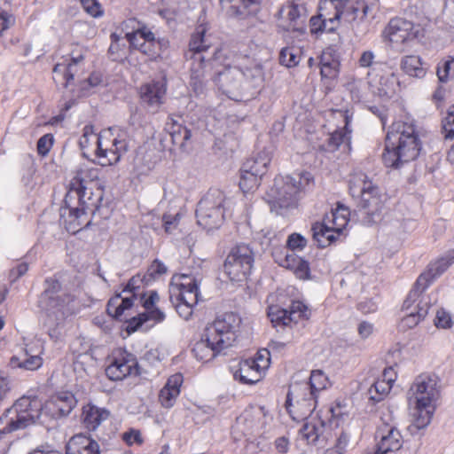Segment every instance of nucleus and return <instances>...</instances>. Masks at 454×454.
I'll use <instances>...</instances> for the list:
<instances>
[{"label": "nucleus", "mask_w": 454, "mask_h": 454, "mask_svg": "<svg viewBox=\"0 0 454 454\" xmlns=\"http://www.w3.org/2000/svg\"><path fill=\"white\" fill-rule=\"evenodd\" d=\"M425 318V310L420 309L417 314H404L399 321L398 327L401 331H407L417 326Z\"/></svg>", "instance_id": "nucleus-51"}, {"label": "nucleus", "mask_w": 454, "mask_h": 454, "mask_svg": "<svg viewBox=\"0 0 454 454\" xmlns=\"http://www.w3.org/2000/svg\"><path fill=\"white\" fill-rule=\"evenodd\" d=\"M84 12L90 17L98 19L105 14V10L98 0H80Z\"/></svg>", "instance_id": "nucleus-53"}, {"label": "nucleus", "mask_w": 454, "mask_h": 454, "mask_svg": "<svg viewBox=\"0 0 454 454\" xmlns=\"http://www.w3.org/2000/svg\"><path fill=\"white\" fill-rule=\"evenodd\" d=\"M397 82L394 74L381 76L378 93L380 97L391 98L396 94Z\"/></svg>", "instance_id": "nucleus-46"}, {"label": "nucleus", "mask_w": 454, "mask_h": 454, "mask_svg": "<svg viewBox=\"0 0 454 454\" xmlns=\"http://www.w3.org/2000/svg\"><path fill=\"white\" fill-rule=\"evenodd\" d=\"M307 245L308 239L298 232L291 233L286 242V247L292 252L302 251Z\"/></svg>", "instance_id": "nucleus-54"}, {"label": "nucleus", "mask_w": 454, "mask_h": 454, "mask_svg": "<svg viewBox=\"0 0 454 454\" xmlns=\"http://www.w3.org/2000/svg\"><path fill=\"white\" fill-rule=\"evenodd\" d=\"M350 221V210L337 203L321 221L311 224L312 239L319 248H326L341 241L347 236L346 228Z\"/></svg>", "instance_id": "nucleus-9"}, {"label": "nucleus", "mask_w": 454, "mask_h": 454, "mask_svg": "<svg viewBox=\"0 0 454 454\" xmlns=\"http://www.w3.org/2000/svg\"><path fill=\"white\" fill-rule=\"evenodd\" d=\"M43 358L40 354L32 355L27 349H25L21 356H13L10 359V364L12 367H19L26 370H37L43 365Z\"/></svg>", "instance_id": "nucleus-38"}, {"label": "nucleus", "mask_w": 454, "mask_h": 454, "mask_svg": "<svg viewBox=\"0 0 454 454\" xmlns=\"http://www.w3.org/2000/svg\"><path fill=\"white\" fill-rule=\"evenodd\" d=\"M101 138V132L97 134L92 125H85L82 129V135L79 139V145L83 152L84 155L94 153L97 157L98 147L99 139Z\"/></svg>", "instance_id": "nucleus-36"}, {"label": "nucleus", "mask_w": 454, "mask_h": 454, "mask_svg": "<svg viewBox=\"0 0 454 454\" xmlns=\"http://www.w3.org/2000/svg\"><path fill=\"white\" fill-rule=\"evenodd\" d=\"M393 387L381 378H379L369 388L370 399L380 402L385 398Z\"/></svg>", "instance_id": "nucleus-47"}, {"label": "nucleus", "mask_w": 454, "mask_h": 454, "mask_svg": "<svg viewBox=\"0 0 454 454\" xmlns=\"http://www.w3.org/2000/svg\"><path fill=\"white\" fill-rule=\"evenodd\" d=\"M349 194L358 200V206L369 216V221H374L387 207L389 199L367 175L362 172L355 173L348 181Z\"/></svg>", "instance_id": "nucleus-8"}, {"label": "nucleus", "mask_w": 454, "mask_h": 454, "mask_svg": "<svg viewBox=\"0 0 454 454\" xmlns=\"http://www.w3.org/2000/svg\"><path fill=\"white\" fill-rule=\"evenodd\" d=\"M240 318L234 313H224L217 317L206 328L205 336L208 341L222 350L231 347L237 339Z\"/></svg>", "instance_id": "nucleus-15"}, {"label": "nucleus", "mask_w": 454, "mask_h": 454, "mask_svg": "<svg viewBox=\"0 0 454 454\" xmlns=\"http://www.w3.org/2000/svg\"><path fill=\"white\" fill-rule=\"evenodd\" d=\"M305 383L309 387L313 395L317 396L320 391L327 387L329 380L323 371L314 370L310 373L309 380Z\"/></svg>", "instance_id": "nucleus-45"}, {"label": "nucleus", "mask_w": 454, "mask_h": 454, "mask_svg": "<svg viewBox=\"0 0 454 454\" xmlns=\"http://www.w3.org/2000/svg\"><path fill=\"white\" fill-rule=\"evenodd\" d=\"M160 297L156 290H148L139 294L138 303L143 311L127 320V331L135 333L145 325L154 326L166 319V314L160 306Z\"/></svg>", "instance_id": "nucleus-12"}, {"label": "nucleus", "mask_w": 454, "mask_h": 454, "mask_svg": "<svg viewBox=\"0 0 454 454\" xmlns=\"http://www.w3.org/2000/svg\"><path fill=\"white\" fill-rule=\"evenodd\" d=\"M45 284L47 286L43 293V296L46 299V301H48L51 300V296L59 294L61 290V284L58 279L52 278H46Z\"/></svg>", "instance_id": "nucleus-60"}, {"label": "nucleus", "mask_w": 454, "mask_h": 454, "mask_svg": "<svg viewBox=\"0 0 454 454\" xmlns=\"http://www.w3.org/2000/svg\"><path fill=\"white\" fill-rule=\"evenodd\" d=\"M170 287L178 296L177 312L181 313V309L185 307L184 318L190 319L192 308L197 305L200 296V284L196 278L190 274H175L171 278Z\"/></svg>", "instance_id": "nucleus-16"}, {"label": "nucleus", "mask_w": 454, "mask_h": 454, "mask_svg": "<svg viewBox=\"0 0 454 454\" xmlns=\"http://www.w3.org/2000/svg\"><path fill=\"white\" fill-rule=\"evenodd\" d=\"M400 69L407 76L423 79L428 71V65L419 55L407 54L401 58Z\"/></svg>", "instance_id": "nucleus-32"}, {"label": "nucleus", "mask_w": 454, "mask_h": 454, "mask_svg": "<svg viewBox=\"0 0 454 454\" xmlns=\"http://www.w3.org/2000/svg\"><path fill=\"white\" fill-rule=\"evenodd\" d=\"M267 316L274 327L289 326L292 325L289 310L279 305L272 304L267 309Z\"/></svg>", "instance_id": "nucleus-40"}, {"label": "nucleus", "mask_w": 454, "mask_h": 454, "mask_svg": "<svg viewBox=\"0 0 454 454\" xmlns=\"http://www.w3.org/2000/svg\"><path fill=\"white\" fill-rule=\"evenodd\" d=\"M453 61L454 58L449 57L447 59H443L438 63L436 67V75L440 82H445L448 81Z\"/></svg>", "instance_id": "nucleus-59"}, {"label": "nucleus", "mask_w": 454, "mask_h": 454, "mask_svg": "<svg viewBox=\"0 0 454 454\" xmlns=\"http://www.w3.org/2000/svg\"><path fill=\"white\" fill-rule=\"evenodd\" d=\"M341 15L344 22H362L367 16L369 5L366 0H330Z\"/></svg>", "instance_id": "nucleus-25"}, {"label": "nucleus", "mask_w": 454, "mask_h": 454, "mask_svg": "<svg viewBox=\"0 0 454 454\" xmlns=\"http://www.w3.org/2000/svg\"><path fill=\"white\" fill-rule=\"evenodd\" d=\"M207 31L208 27L206 24H200L191 35L188 51L185 53L186 58L192 61L190 85L195 94L201 93L206 74L209 70L215 69L211 79L225 94H231L237 88L238 84L234 78L235 73L239 71H232L229 66L222 70L217 69L218 59L221 57L220 51H215L213 58L205 59L203 54L213 45Z\"/></svg>", "instance_id": "nucleus-3"}, {"label": "nucleus", "mask_w": 454, "mask_h": 454, "mask_svg": "<svg viewBox=\"0 0 454 454\" xmlns=\"http://www.w3.org/2000/svg\"><path fill=\"white\" fill-rule=\"evenodd\" d=\"M184 383L182 373L170 375L163 387L160 390L158 400L160 405L166 409L172 408L181 393V387Z\"/></svg>", "instance_id": "nucleus-28"}, {"label": "nucleus", "mask_w": 454, "mask_h": 454, "mask_svg": "<svg viewBox=\"0 0 454 454\" xmlns=\"http://www.w3.org/2000/svg\"><path fill=\"white\" fill-rule=\"evenodd\" d=\"M77 405L71 391L52 394L43 403L36 397L22 396L0 417V434H9L32 425L41 414L53 419L68 416Z\"/></svg>", "instance_id": "nucleus-1"}, {"label": "nucleus", "mask_w": 454, "mask_h": 454, "mask_svg": "<svg viewBox=\"0 0 454 454\" xmlns=\"http://www.w3.org/2000/svg\"><path fill=\"white\" fill-rule=\"evenodd\" d=\"M84 54L80 51L75 54L72 51L71 58L61 63H57L53 67V80L56 84H60L64 88H67L74 82V74L78 71V66L84 60Z\"/></svg>", "instance_id": "nucleus-26"}, {"label": "nucleus", "mask_w": 454, "mask_h": 454, "mask_svg": "<svg viewBox=\"0 0 454 454\" xmlns=\"http://www.w3.org/2000/svg\"><path fill=\"white\" fill-rule=\"evenodd\" d=\"M452 264V257H442L428 264L427 270L417 278V286H428Z\"/></svg>", "instance_id": "nucleus-31"}, {"label": "nucleus", "mask_w": 454, "mask_h": 454, "mask_svg": "<svg viewBox=\"0 0 454 454\" xmlns=\"http://www.w3.org/2000/svg\"><path fill=\"white\" fill-rule=\"evenodd\" d=\"M384 33L395 44H405L424 36V29L420 25L400 17L391 19Z\"/></svg>", "instance_id": "nucleus-20"}, {"label": "nucleus", "mask_w": 454, "mask_h": 454, "mask_svg": "<svg viewBox=\"0 0 454 454\" xmlns=\"http://www.w3.org/2000/svg\"><path fill=\"white\" fill-rule=\"evenodd\" d=\"M118 29L120 33L115 31L110 35L108 54L113 61L122 62L126 59V45L120 43L122 33L130 51L140 52L147 61L154 62L161 59L167 43L164 39L156 38L155 34L145 23L131 18L123 20Z\"/></svg>", "instance_id": "nucleus-4"}, {"label": "nucleus", "mask_w": 454, "mask_h": 454, "mask_svg": "<svg viewBox=\"0 0 454 454\" xmlns=\"http://www.w3.org/2000/svg\"><path fill=\"white\" fill-rule=\"evenodd\" d=\"M317 398L306 383H294L289 387L285 407L294 420L303 421L315 410Z\"/></svg>", "instance_id": "nucleus-14"}, {"label": "nucleus", "mask_w": 454, "mask_h": 454, "mask_svg": "<svg viewBox=\"0 0 454 454\" xmlns=\"http://www.w3.org/2000/svg\"><path fill=\"white\" fill-rule=\"evenodd\" d=\"M66 454H101L98 442L90 435L80 433L72 436L67 443Z\"/></svg>", "instance_id": "nucleus-30"}, {"label": "nucleus", "mask_w": 454, "mask_h": 454, "mask_svg": "<svg viewBox=\"0 0 454 454\" xmlns=\"http://www.w3.org/2000/svg\"><path fill=\"white\" fill-rule=\"evenodd\" d=\"M122 441L126 443L128 446H133L136 445H142L144 443V438L142 436L141 431L139 429L136 428H129V430L125 431L121 435Z\"/></svg>", "instance_id": "nucleus-57"}, {"label": "nucleus", "mask_w": 454, "mask_h": 454, "mask_svg": "<svg viewBox=\"0 0 454 454\" xmlns=\"http://www.w3.org/2000/svg\"><path fill=\"white\" fill-rule=\"evenodd\" d=\"M242 74L246 82L254 88L262 86L264 82V70L263 67L259 63H254L242 71Z\"/></svg>", "instance_id": "nucleus-42"}, {"label": "nucleus", "mask_w": 454, "mask_h": 454, "mask_svg": "<svg viewBox=\"0 0 454 454\" xmlns=\"http://www.w3.org/2000/svg\"><path fill=\"white\" fill-rule=\"evenodd\" d=\"M426 290L427 289L422 286H417V283L415 282L412 289L403 301L401 308L402 312L406 315H416L417 312H420V309H423L426 317L431 307L428 298L423 294Z\"/></svg>", "instance_id": "nucleus-27"}, {"label": "nucleus", "mask_w": 454, "mask_h": 454, "mask_svg": "<svg viewBox=\"0 0 454 454\" xmlns=\"http://www.w3.org/2000/svg\"><path fill=\"white\" fill-rule=\"evenodd\" d=\"M166 130L171 137L173 145L181 148L186 145L192 137L189 129L174 120L167 123Z\"/></svg>", "instance_id": "nucleus-37"}, {"label": "nucleus", "mask_w": 454, "mask_h": 454, "mask_svg": "<svg viewBox=\"0 0 454 454\" xmlns=\"http://www.w3.org/2000/svg\"><path fill=\"white\" fill-rule=\"evenodd\" d=\"M254 262L253 250L247 245L233 247L226 256L223 271L231 281H243L250 275Z\"/></svg>", "instance_id": "nucleus-18"}, {"label": "nucleus", "mask_w": 454, "mask_h": 454, "mask_svg": "<svg viewBox=\"0 0 454 454\" xmlns=\"http://www.w3.org/2000/svg\"><path fill=\"white\" fill-rule=\"evenodd\" d=\"M270 159L266 155H257L256 157L247 159L242 165L243 169L248 170L262 177L268 171Z\"/></svg>", "instance_id": "nucleus-41"}, {"label": "nucleus", "mask_w": 454, "mask_h": 454, "mask_svg": "<svg viewBox=\"0 0 454 454\" xmlns=\"http://www.w3.org/2000/svg\"><path fill=\"white\" fill-rule=\"evenodd\" d=\"M422 151V141L413 121H395L388 128L382 153L386 168L398 169L415 160Z\"/></svg>", "instance_id": "nucleus-5"}, {"label": "nucleus", "mask_w": 454, "mask_h": 454, "mask_svg": "<svg viewBox=\"0 0 454 454\" xmlns=\"http://www.w3.org/2000/svg\"><path fill=\"white\" fill-rule=\"evenodd\" d=\"M98 178V168H84L79 169L70 180L61 207V218L67 232L76 234L90 224L91 215L101 205L104 192L98 187L92 191L86 182Z\"/></svg>", "instance_id": "nucleus-2"}, {"label": "nucleus", "mask_w": 454, "mask_h": 454, "mask_svg": "<svg viewBox=\"0 0 454 454\" xmlns=\"http://www.w3.org/2000/svg\"><path fill=\"white\" fill-rule=\"evenodd\" d=\"M75 296L70 293H65L51 296V300L46 301V305L50 310H56L62 314L64 317L76 314V309L73 303L75 301Z\"/></svg>", "instance_id": "nucleus-33"}, {"label": "nucleus", "mask_w": 454, "mask_h": 454, "mask_svg": "<svg viewBox=\"0 0 454 454\" xmlns=\"http://www.w3.org/2000/svg\"><path fill=\"white\" fill-rule=\"evenodd\" d=\"M312 184L314 176L308 171L298 173L297 178L290 175H278L264 199L271 209L295 208L299 204L300 194Z\"/></svg>", "instance_id": "nucleus-7"}, {"label": "nucleus", "mask_w": 454, "mask_h": 454, "mask_svg": "<svg viewBox=\"0 0 454 454\" xmlns=\"http://www.w3.org/2000/svg\"><path fill=\"white\" fill-rule=\"evenodd\" d=\"M410 391V403H413L412 426L418 429L427 427L435 411L440 397L439 379L435 374L424 372L416 377Z\"/></svg>", "instance_id": "nucleus-6"}, {"label": "nucleus", "mask_w": 454, "mask_h": 454, "mask_svg": "<svg viewBox=\"0 0 454 454\" xmlns=\"http://www.w3.org/2000/svg\"><path fill=\"white\" fill-rule=\"evenodd\" d=\"M166 92L167 82L165 80H153L142 84L139 88L141 100L150 106H159L163 104Z\"/></svg>", "instance_id": "nucleus-29"}, {"label": "nucleus", "mask_w": 454, "mask_h": 454, "mask_svg": "<svg viewBox=\"0 0 454 454\" xmlns=\"http://www.w3.org/2000/svg\"><path fill=\"white\" fill-rule=\"evenodd\" d=\"M16 22L15 16L7 12L5 10L0 11V35L4 34V31L8 30L12 27L14 26Z\"/></svg>", "instance_id": "nucleus-61"}, {"label": "nucleus", "mask_w": 454, "mask_h": 454, "mask_svg": "<svg viewBox=\"0 0 454 454\" xmlns=\"http://www.w3.org/2000/svg\"><path fill=\"white\" fill-rule=\"evenodd\" d=\"M377 449L374 454H394L403 444V437L395 427L384 424L377 430Z\"/></svg>", "instance_id": "nucleus-24"}, {"label": "nucleus", "mask_w": 454, "mask_h": 454, "mask_svg": "<svg viewBox=\"0 0 454 454\" xmlns=\"http://www.w3.org/2000/svg\"><path fill=\"white\" fill-rule=\"evenodd\" d=\"M223 350L208 341V337L205 336V339H201L197 341L192 348V354L194 357L202 363H207L215 359L221 354Z\"/></svg>", "instance_id": "nucleus-35"}, {"label": "nucleus", "mask_w": 454, "mask_h": 454, "mask_svg": "<svg viewBox=\"0 0 454 454\" xmlns=\"http://www.w3.org/2000/svg\"><path fill=\"white\" fill-rule=\"evenodd\" d=\"M167 270L168 269L166 265L161 261L155 259L148 266L145 275L147 276L148 280L151 281L159 278L164 275Z\"/></svg>", "instance_id": "nucleus-56"}, {"label": "nucleus", "mask_w": 454, "mask_h": 454, "mask_svg": "<svg viewBox=\"0 0 454 454\" xmlns=\"http://www.w3.org/2000/svg\"><path fill=\"white\" fill-rule=\"evenodd\" d=\"M225 195L219 189H210L196 208L197 223L207 231L217 229L224 220Z\"/></svg>", "instance_id": "nucleus-10"}, {"label": "nucleus", "mask_w": 454, "mask_h": 454, "mask_svg": "<svg viewBox=\"0 0 454 454\" xmlns=\"http://www.w3.org/2000/svg\"><path fill=\"white\" fill-rule=\"evenodd\" d=\"M442 133L445 138L454 137V111L450 108L448 114L442 121Z\"/></svg>", "instance_id": "nucleus-58"}, {"label": "nucleus", "mask_w": 454, "mask_h": 454, "mask_svg": "<svg viewBox=\"0 0 454 454\" xmlns=\"http://www.w3.org/2000/svg\"><path fill=\"white\" fill-rule=\"evenodd\" d=\"M134 297H122L121 294H116L111 297L106 305V312L115 319L121 320L127 310L134 306Z\"/></svg>", "instance_id": "nucleus-34"}, {"label": "nucleus", "mask_w": 454, "mask_h": 454, "mask_svg": "<svg viewBox=\"0 0 454 454\" xmlns=\"http://www.w3.org/2000/svg\"><path fill=\"white\" fill-rule=\"evenodd\" d=\"M272 256L276 263L292 271L297 279L301 281L312 279L310 264L303 257L294 253L285 254L283 248L274 249Z\"/></svg>", "instance_id": "nucleus-21"}, {"label": "nucleus", "mask_w": 454, "mask_h": 454, "mask_svg": "<svg viewBox=\"0 0 454 454\" xmlns=\"http://www.w3.org/2000/svg\"><path fill=\"white\" fill-rule=\"evenodd\" d=\"M270 364V351L266 348L260 349L253 358L241 360L232 369L233 378L241 384L254 385L262 380Z\"/></svg>", "instance_id": "nucleus-17"}, {"label": "nucleus", "mask_w": 454, "mask_h": 454, "mask_svg": "<svg viewBox=\"0 0 454 454\" xmlns=\"http://www.w3.org/2000/svg\"><path fill=\"white\" fill-rule=\"evenodd\" d=\"M301 438L308 444L315 443L319 437V428L312 422H305L299 430Z\"/></svg>", "instance_id": "nucleus-52"}, {"label": "nucleus", "mask_w": 454, "mask_h": 454, "mask_svg": "<svg viewBox=\"0 0 454 454\" xmlns=\"http://www.w3.org/2000/svg\"><path fill=\"white\" fill-rule=\"evenodd\" d=\"M105 374L111 381L139 377L141 367L137 356L125 348H115L106 358Z\"/></svg>", "instance_id": "nucleus-11"}, {"label": "nucleus", "mask_w": 454, "mask_h": 454, "mask_svg": "<svg viewBox=\"0 0 454 454\" xmlns=\"http://www.w3.org/2000/svg\"><path fill=\"white\" fill-rule=\"evenodd\" d=\"M111 417V411L106 407H99L92 402L84 403L80 411L79 421L88 433L96 432L100 426Z\"/></svg>", "instance_id": "nucleus-23"}, {"label": "nucleus", "mask_w": 454, "mask_h": 454, "mask_svg": "<svg viewBox=\"0 0 454 454\" xmlns=\"http://www.w3.org/2000/svg\"><path fill=\"white\" fill-rule=\"evenodd\" d=\"M305 8L294 2H286L278 12V26L286 32L300 31L305 23Z\"/></svg>", "instance_id": "nucleus-22"}, {"label": "nucleus", "mask_w": 454, "mask_h": 454, "mask_svg": "<svg viewBox=\"0 0 454 454\" xmlns=\"http://www.w3.org/2000/svg\"><path fill=\"white\" fill-rule=\"evenodd\" d=\"M128 151V134L118 128H110L101 131L97 159L102 166L118 163Z\"/></svg>", "instance_id": "nucleus-13"}, {"label": "nucleus", "mask_w": 454, "mask_h": 454, "mask_svg": "<svg viewBox=\"0 0 454 454\" xmlns=\"http://www.w3.org/2000/svg\"><path fill=\"white\" fill-rule=\"evenodd\" d=\"M262 3V0H220L222 8L225 10L226 14L230 17L243 14L240 7L247 10L251 7H259Z\"/></svg>", "instance_id": "nucleus-39"}, {"label": "nucleus", "mask_w": 454, "mask_h": 454, "mask_svg": "<svg viewBox=\"0 0 454 454\" xmlns=\"http://www.w3.org/2000/svg\"><path fill=\"white\" fill-rule=\"evenodd\" d=\"M261 179L262 177L256 174L241 168L239 186L244 194L253 193L258 189Z\"/></svg>", "instance_id": "nucleus-43"}, {"label": "nucleus", "mask_w": 454, "mask_h": 454, "mask_svg": "<svg viewBox=\"0 0 454 454\" xmlns=\"http://www.w3.org/2000/svg\"><path fill=\"white\" fill-rule=\"evenodd\" d=\"M54 142V137L51 133L41 137L36 144V151L38 155L41 157H46L53 147Z\"/></svg>", "instance_id": "nucleus-55"}, {"label": "nucleus", "mask_w": 454, "mask_h": 454, "mask_svg": "<svg viewBox=\"0 0 454 454\" xmlns=\"http://www.w3.org/2000/svg\"><path fill=\"white\" fill-rule=\"evenodd\" d=\"M317 67L320 82L328 92L334 88L340 74V47L337 44H330L324 48L318 57Z\"/></svg>", "instance_id": "nucleus-19"}, {"label": "nucleus", "mask_w": 454, "mask_h": 454, "mask_svg": "<svg viewBox=\"0 0 454 454\" xmlns=\"http://www.w3.org/2000/svg\"><path fill=\"white\" fill-rule=\"evenodd\" d=\"M288 310L292 324H297L301 320H309L311 316V309L301 300H293Z\"/></svg>", "instance_id": "nucleus-44"}, {"label": "nucleus", "mask_w": 454, "mask_h": 454, "mask_svg": "<svg viewBox=\"0 0 454 454\" xmlns=\"http://www.w3.org/2000/svg\"><path fill=\"white\" fill-rule=\"evenodd\" d=\"M325 21L323 15L312 16L309 20V30L312 35H318L325 32Z\"/></svg>", "instance_id": "nucleus-64"}, {"label": "nucleus", "mask_w": 454, "mask_h": 454, "mask_svg": "<svg viewBox=\"0 0 454 454\" xmlns=\"http://www.w3.org/2000/svg\"><path fill=\"white\" fill-rule=\"evenodd\" d=\"M351 129L348 127V120L346 118L345 126L333 131L329 137L328 145L333 149H337L345 142L350 141Z\"/></svg>", "instance_id": "nucleus-48"}, {"label": "nucleus", "mask_w": 454, "mask_h": 454, "mask_svg": "<svg viewBox=\"0 0 454 454\" xmlns=\"http://www.w3.org/2000/svg\"><path fill=\"white\" fill-rule=\"evenodd\" d=\"M299 51L294 47H285L280 51L279 62L287 67H296L300 62Z\"/></svg>", "instance_id": "nucleus-49"}, {"label": "nucleus", "mask_w": 454, "mask_h": 454, "mask_svg": "<svg viewBox=\"0 0 454 454\" xmlns=\"http://www.w3.org/2000/svg\"><path fill=\"white\" fill-rule=\"evenodd\" d=\"M350 434L346 431H341L340 434L336 437L334 445L332 447L333 449H336L342 453L347 452L348 446L350 442Z\"/></svg>", "instance_id": "nucleus-63"}, {"label": "nucleus", "mask_w": 454, "mask_h": 454, "mask_svg": "<svg viewBox=\"0 0 454 454\" xmlns=\"http://www.w3.org/2000/svg\"><path fill=\"white\" fill-rule=\"evenodd\" d=\"M434 325L437 328H450L452 325L451 316L443 309H440L436 312Z\"/></svg>", "instance_id": "nucleus-62"}, {"label": "nucleus", "mask_w": 454, "mask_h": 454, "mask_svg": "<svg viewBox=\"0 0 454 454\" xmlns=\"http://www.w3.org/2000/svg\"><path fill=\"white\" fill-rule=\"evenodd\" d=\"M148 278L145 274L137 273L133 276L127 283L126 286L123 289V292H129L132 294L131 297L137 299V296L139 294L137 292L144 288L145 286L149 282Z\"/></svg>", "instance_id": "nucleus-50"}]
</instances>
